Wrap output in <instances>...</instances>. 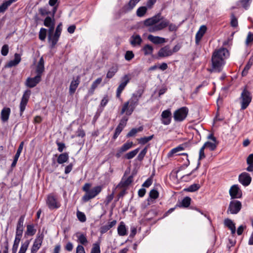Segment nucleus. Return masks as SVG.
<instances>
[{"instance_id":"28","label":"nucleus","mask_w":253,"mask_h":253,"mask_svg":"<svg viewBox=\"0 0 253 253\" xmlns=\"http://www.w3.org/2000/svg\"><path fill=\"white\" fill-rule=\"evenodd\" d=\"M69 158V153L64 152L60 154L57 157V162L59 164H63L67 162Z\"/></svg>"},{"instance_id":"5","label":"nucleus","mask_w":253,"mask_h":253,"mask_svg":"<svg viewBox=\"0 0 253 253\" xmlns=\"http://www.w3.org/2000/svg\"><path fill=\"white\" fill-rule=\"evenodd\" d=\"M188 109L186 107H182L176 110L173 113V118L176 122H182L186 118L188 113Z\"/></svg>"},{"instance_id":"55","label":"nucleus","mask_w":253,"mask_h":253,"mask_svg":"<svg viewBox=\"0 0 253 253\" xmlns=\"http://www.w3.org/2000/svg\"><path fill=\"white\" fill-rule=\"evenodd\" d=\"M77 216L78 219L82 222H85L86 220L85 214L82 211H78L77 212Z\"/></svg>"},{"instance_id":"62","label":"nucleus","mask_w":253,"mask_h":253,"mask_svg":"<svg viewBox=\"0 0 253 253\" xmlns=\"http://www.w3.org/2000/svg\"><path fill=\"white\" fill-rule=\"evenodd\" d=\"M56 144L58 147L57 150L59 152H62L66 148L65 144L63 142H60L58 141H56Z\"/></svg>"},{"instance_id":"63","label":"nucleus","mask_w":253,"mask_h":253,"mask_svg":"<svg viewBox=\"0 0 253 253\" xmlns=\"http://www.w3.org/2000/svg\"><path fill=\"white\" fill-rule=\"evenodd\" d=\"M128 121V118L126 116H124L121 120L118 126L124 128L126 125L127 122Z\"/></svg>"},{"instance_id":"30","label":"nucleus","mask_w":253,"mask_h":253,"mask_svg":"<svg viewBox=\"0 0 253 253\" xmlns=\"http://www.w3.org/2000/svg\"><path fill=\"white\" fill-rule=\"evenodd\" d=\"M118 71V66L117 65H113L108 70L106 74V78L109 79L112 78Z\"/></svg>"},{"instance_id":"35","label":"nucleus","mask_w":253,"mask_h":253,"mask_svg":"<svg viewBox=\"0 0 253 253\" xmlns=\"http://www.w3.org/2000/svg\"><path fill=\"white\" fill-rule=\"evenodd\" d=\"M133 181V176H129L126 179L122 178L120 185H121L122 187H125L129 186Z\"/></svg>"},{"instance_id":"41","label":"nucleus","mask_w":253,"mask_h":253,"mask_svg":"<svg viewBox=\"0 0 253 253\" xmlns=\"http://www.w3.org/2000/svg\"><path fill=\"white\" fill-rule=\"evenodd\" d=\"M191 201V199L189 197L187 196L184 197L180 203L179 207L188 208L190 205Z\"/></svg>"},{"instance_id":"12","label":"nucleus","mask_w":253,"mask_h":253,"mask_svg":"<svg viewBox=\"0 0 253 253\" xmlns=\"http://www.w3.org/2000/svg\"><path fill=\"white\" fill-rule=\"evenodd\" d=\"M172 55L171 49L169 45H165L161 47L158 51L157 58L160 59L162 58L168 57Z\"/></svg>"},{"instance_id":"29","label":"nucleus","mask_w":253,"mask_h":253,"mask_svg":"<svg viewBox=\"0 0 253 253\" xmlns=\"http://www.w3.org/2000/svg\"><path fill=\"white\" fill-rule=\"evenodd\" d=\"M10 109L9 108H4L1 112V119L2 122H6L9 117Z\"/></svg>"},{"instance_id":"23","label":"nucleus","mask_w":253,"mask_h":253,"mask_svg":"<svg viewBox=\"0 0 253 253\" xmlns=\"http://www.w3.org/2000/svg\"><path fill=\"white\" fill-rule=\"evenodd\" d=\"M44 59L41 57L36 67V72L37 75L42 77V75L44 70Z\"/></svg>"},{"instance_id":"20","label":"nucleus","mask_w":253,"mask_h":253,"mask_svg":"<svg viewBox=\"0 0 253 253\" xmlns=\"http://www.w3.org/2000/svg\"><path fill=\"white\" fill-rule=\"evenodd\" d=\"M21 56L18 53H15L14 60H10L5 65V68H11L17 65L21 61Z\"/></svg>"},{"instance_id":"27","label":"nucleus","mask_w":253,"mask_h":253,"mask_svg":"<svg viewBox=\"0 0 253 253\" xmlns=\"http://www.w3.org/2000/svg\"><path fill=\"white\" fill-rule=\"evenodd\" d=\"M60 36L55 34L51 35H48V40L49 42L50 43V47L54 48L57 44Z\"/></svg>"},{"instance_id":"61","label":"nucleus","mask_w":253,"mask_h":253,"mask_svg":"<svg viewBox=\"0 0 253 253\" xmlns=\"http://www.w3.org/2000/svg\"><path fill=\"white\" fill-rule=\"evenodd\" d=\"M90 253H100V245L98 243H94L91 249Z\"/></svg>"},{"instance_id":"18","label":"nucleus","mask_w":253,"mask_h":253,"mask_svg":"<svg viewBox=\"0 0 253 253\" xmlns=\"http://www.w3.org/2000/svg\"><path fill=\"white\" fill-rule=\"evenodd\" d=\"M207 30V27L205 25H202L200 27L199 30L197 32L195 36V43L197 45L199 44L200 41L203 38Z\"/></svg>"},{"instance_id":"40","label":"nucleus","mask_w":253,"mask_h":253,"mask_svg":"<svg viewBox=\"0 0 253 253\" xmlns=\"http://www.w3.org/2000/svg\"><path fill=\"white\" fill-rule=\"evenodd\" d=\"M153 47L149 44L145 45L142 48L145 55H151L153 52Z\"/></svg>"},{"instance_id":"48","label":"nucleus","mask_w":253,"mask_h":253,"mask_svg":"<svg viewBox=\"0 0 253 253\" xmlns=\"http://www.w3.org/2000/svg\"><path fill=\"white\" fill-rule=\"evenodd\" d=\"M252 0H239L238 2L240 3L242 7L247 10L249 8Z\"/></svg>"},{"instance_id":"32","label":"nucleus","mask_w":253,"mask_h":253,"mask_svg":"<svg viewBox=\"0 0 253 253\" xmlns=\"http://www.w3.org/2000/svg\"><path fill=\"white\" fill-rule=\"evenodd\" d=\"M253 56H252L250 57L248 62L247 63V64H246L245 67H244V69L242 73V76H245L247 75L249 70H250V69L251 68V67L253 65Z\"/></svg>"},{"instance_id":"54","label":"nucleus","mask_w":253,"mask_h":253,"mask_svg":"<svg viewBox=\"0 0 253 253\" xmlns=\"http://www.w3.org/2000/svg\"><path fill=\"white\" fill-rule=\"evenodd\" d=\"M231 26L233 27H237L238 25V22L237 18L235 17L234 13H232L231 15Z\"/></svg>"},{"instance_id":"50","label":"nucleus","mask_w":253,"mask_h":253,"mask_svg":"<svg viewBox=\"0 0 253 253\" xmlns=\"http://www.w3.org/2000/svg\"><path fill=\"white\" fill-rule=\"evenodd\" d=\"M152 21L154 24H157L160 21L164 20V17L162 16L160 13H158L157 15L151 18Z\"/></svg>"},{"instance_id":"8","label":"nucleus","mask_w":253,"mask_h":253,"mask_svg":"<svg viewBox=\"0 0 253 253\" xmlns=\"http://www.w3.org/2000/svg\"><path fill=\"white\" fill-rule=\"evenodd\" d=\"M205 148L206 147L204 145H203V146L201 148L199 151V159L197 167L195 169H194L190 173L182 176L181 179H182L183 181H189L190 180L189 177L199 168L201 165L200 160L206 157V155L204 153V150Z\"/></svg>"},{"instance_id":"24","label":"nucleus","mask_w":253,"mask_h":253,"mask_svg":"<svg viewBox=\"0 0 253 253\" xmlns=\"http://www.w3.org/2000/svg\"><path fill=\"white\" fill-rule=\"evenodd\" d=\"M76 236L77 238V242L82 246H86L88 244V241L86 235L84 233H77Z\"/></svg>"},{"instance_id":"31","label":"nucleus","mask_w":253,"mask_h":253,"mask_svg":"<svg viewBox=\"0 0 253 253\" xmlns=\"http://www.w3.org/2000/svg\"><path fill=\"white\" fill-rule=\"evenodd\" d=\"M136 5V4L132 0H130L128 3L125 5L122 10L123 12H127L131 10Z\"/></svg>"},{"instance_id":"45","label":"nucleus","mask_w":253,"mask_h":253,"mask_svg":"<svg viewBox=\"0 0 253 253\" xmlns=\"http://www.w3.org/2000/svg\"><path fill=\"white\" fill-rule=\"evenodd\" d=\"M147 6H140L136 10V15L138 17H142L145 15L147 10Z\"/></svg>"},{"instance_id":"2","label":"nucleus","mask_w":253,"mask_h":253,"mask_svg":"<svg viewBox=\"0 0 253 253\" xmlns=\"http://www.w3.org/2000/svg\"><path fill=\"white\" fill-rule=\"evenodd\" d=\"M91 186L90 183H86L82 187L83 191L85 193L82 198V200L84 202H87L94 198L102 191L103 189L102 186L98 185L90 189Z\"/></svg>"},{"instance_id":"25","label":"nucleus","mask_w":253,"mask_h":253,"mask_svg":"<svg viewBox=\"0 0 253 253\" xmlns=\"http://www.w3.org/2000/svg\"><path fill=\"white\" fill-rule=\"evenodd\" d=\"M102 80V79L101 78H98L92 83L90 88L88 90V95L90 96L94 94L95 89L97 87L98 85L101 83Z\"/></svg>"},{"instance_id":"9","label":"nucleus","mask_w":253,"mask_h":253,"mask_svg":"<svg viewBox=\"0 0 253 253\" xmlns=\"http://www.w3.org/2000/svg\"><path fill=\"white\" fill-rule=\"evenodd\" d=\"M130 77L129 75H125L121 79V83L118 86L116 91V97L120 98L121 94L125 88L127 84L129 82Z\"/></svg>"},{"instance_id":"6","label":"nucleus","mask_w":253,"mask_h":253,"mask_svg":"<svg viewBox=\"0 0 253 253\" xmlns=\"http://www.w3.org/2000/svg\"><path fill=\"white\" fill-rule=\"evenodd\" d=\"M31 94V91L29 89H27L24 92L19 106L20 116H22L23 112L25 110L26 106L27 105Z\"/></svg>"},{"instance_id":"52","label":"nucleus","mask_w":253,"mask_h":253,"mask_svg":"<svg viewBox=\"0 0 253 253\" xmlns=\"http://www.w3.org/2000/svg\"><path fill=\"white\" fill-rule=\"evenodd\" d=\"M224 224L225 226L228 227L229 229L233 228L235 227V223L233 221L229 218H226L224 219Z\"/></svg>"},{"instance_id":"37","label":"nucleus","mask_w":253,"mask_h":253,"mask_svg":"<svg viewBox=\"0 0 253 253\" xmlns=\"http://www.w3.org/2000/svg\"><path fill=\"white\" fill-rule=\"evenodd\" d=\"M118 233L122 236L126 235L127 234L126 226L123 222H121L118 227Z\"/></svg>"},{"instance_id":"51","label":"nucleus","mask_w":253,"mask_h":253,"mask_svg":"<svg viewBox=\"0 0 253 253\" xmlns=\"http://www.w3.org/2000/svg\"><path fill=\"white\" fill-rule=\"evenodd\" d=\"M30 242L28 240L22 243L18 253H25L29 245Z\"/></svg>"},{"instance_id":"13","label":"nucleus","mask_w":253,"mask_h":253,"mask_svg":"<svg viewBox=\"0 0 253 253\" xmlns=\"http://www.w3.org/2000/svg\"><path fill=\"white\" fill-rule=\"evenodd\" d=\"M229 194L231 199L241 198L242 196V190L240 189L238 185L235 184L232 186L229 190Z\"/></svg>"},{"instance_id":"4","label":"nucleus","mask_w":253,"mask_h":253,"mask_svg":"<svg viewBox=\"0 0 253 253\" xmlns=\"http://www.w3.org/2000/svg\"><path fill=\"white\" fill-rule=\"evenodd\" d=\"M252 93L248 89L247 86H244L239 98L241 110H244L249 106L252 100Z\"/></svg>"},{"instance_id":"21","label":"nucleus","mask_w":253,"mask_h":253,"mask_svg":"<svg viewBox=\"0 0 253 253\" xmlns=\"http://www.w3.org/2000/svg\"><path fill=\"white\" fill-rule=\"evenodd\" d=\"M57 9V6L53 7L52 11H50L45 7H41L39 9V13L42 16L50 14L53 17L56 12Z\"/></svg>"},{"instance_id":"3","label":"nucleus","mask_w":253,"mask_h":253,"mask_svg":"<svg viewBox=\"0 0 253 253\" xmlns=\"http://www.w3.org/2000/svg\"><path fill=\"white\" fill-rule=\"evenodd\" d=\"M139 99L132 95L128 101L125 102L121 111V114L123 115L126 112L127 115H130L134 111L135 107L138 105Z\"/></svg>"},{"instance_id":"36","label":"nucleus","mask_w":253,"mask_h":253,"mask_svg":"<svg viewBox=\"0 0 253 253\" xmlns=\"http://www.w3.org/2000/svg\"><path fill=\"white\" fill-rule=\"evenodd\" d=\"M143 130V126H140L138 128H132L126 134V137H130L135 136V135L138 132L142 131Z\"/></svg>"},{"instance_id":"19","label":"nucleus","mask_w":253,"mask_h":253,"mask_svg":"<svg viewBox=\"0 0 253 253\" xmlns=\"http://www.w3.org/2000/svg\"><path fill=\"white\" fill-rule=\"evenodd\" d=\"M148 39L156 44H162L166 42V39L159 36H154L152 35H149L148 36Z\"/></svg>"},{"instance_id":"16","label":"nucleus","mask_w":253,"mask_h":253,"mask_svg":"<svg viewBox=\"0 0 253 253\" xmlns=\"http://www.w3.org/2000/svg\"><path fill=\"white\" fill-rule=\"evenodd\" d=\"M251 180L252 177L247 172H242L239 176V182L245 186H248L251 183Z\"/></svg>"},{"instance_id":"39","label":"nucleus","mask_w":253,"mask_h":253,"mask_svg":"<svg viewBox=\"0 0 253 253\" xmlns=\"http://www.w3.org/2000/svg\"><path fill=\"white\" fill-rule=\"evenodd\" d=\"M200 187L201 186L199 184L194 183L185 188L184 190L186 192H194L198 191Z\"/></svg>"},{"instance_id":"15","label":"nucleus","mask_w":253,"mask_h":253,"mask_svg":"<svg viewBox=\"0 0 253 253\" xmlns=\"http://www.w3.org/2000/svg\"><path fill=\"white\" fill-rule=\"evenodd\" d=\"M171 113L169 109L164 110L161 114V122L165 125H168L171 123Z\"/></svg>"},{"instance_id":"11","label":"nucleus","mask_w":253,"mask_h":253,"mask_svg":"<svg viewBox=\"0 0 253 253\" xmlns=\"http://www.w3.org/2000/svg\"><path fill=\"white\" fill-rule=\"evenodd\" d=\"M169 25V20L164 19L160 23L157 24H154L152 26L148 28V31L151 33H154L157 31L162 30L167 27Z\"/></svg>"},{"instance_id":"43","label":"nucleus","mask_w":253,"mask_h":253,"mask_svg":"<svg viewBox=\"0 0 253 253\" xmlns=\"http://www.w3.org/2000/svg\"><path fill=\"white\" fill-rule=\"evenodd\" d=\"M218 142L207 141L203 145L206 148H209L211 151H214L216 148Z\"/></svg>"},{"instance_id":"59","label":"nucleus","mask_w":253,"mask_h":253,"mask_svg":"<svg viewBox=\"0 0 253 253\" xmlns=\"http://www.w3.org/2000/svg\"><path fill=\"white\" fill-rule=\"evenodd\" d=\"M134 57V54L132 51L128 50L126 52L125 58L127 61H130Z\"/></svg>"},{"instance_id":"10","label":"nucleus","mask_w":253,"mask_h":253,"mask_svg":"<svg viewBox=\"0 0 253 253\" xmlns=\"http://www.w3.org/2000/svg\"><path fill=\"white\" fill-rule=\"evenodd\" d=\"M46 204L50 210L57 209L61 206L60 203L57 201V198L52 194L48 195Z\"/></svg>"},{"instance_id":"58","label":"nucleus","mask_w":253,"mask_h":253,"mask_svg":"<svg viewBox=\"0 0 253 253\" xmlns=\"http://www.w3.org/2000/svg\"><path fill=\"white\" fill-rule=\"evenodd\" d=\"M10 5L7 1H6L2 3L0 5V13H3L7 9V8Z\"/></svg>"},{"instance_id":"7","label":"nucleus","mask_w":253,"mask_h":253,"mask_svg":"<svg viewBox=\"0 0 253 253\" xmlns=\"http://www.w3.org/2000/svg\"><path fill=\"white\" fill-rule=\"evenodd\" d=\"M242 208V203L238 200H232L230 201L227 209V213L232 214H237Z\"/></svg>"},{"instance_id":"49","label":"nucleus","mask_w":253,"mask_h":253,"mask_svg":"<svg viewBox=\"0 0 253 253\" xmlns=\"http://www.w3.org/2000/svg\"><path fill=\"white\" fill-rule=\"evenodd\" d=\"M41 243L34 241L33 245L31 249V253H36L42 246Z\"/></svg>"},{"instance_id":"53","label":"nucleus","mask_w":253,"mask_h":253,"mask_svg":"<svg viewBox=\"0 0 253 253\" xmlns=\"http://www.w3.org/2000/svg\"><path fill=\"white\" fill-rule=\"evenodd\" d=\"M46 32L47 30L45 28H42L40 29L39 35V38L40 40L42 41L45 40L46 36Z\"/></svg>"},{"instance_id":"26","label":"nucleus","mask_w":253,"mask_h":253,"mask_svg":"<svg viewBox=\"0 0 253 253\" xmlns=\"http://www.w3.org/2000/svg\"><path fill=\"white\" fill-rule=\"evenodd\" d=\"M117 221L115 220L108 222V224L102 226L100 228V232L101 234L106 233L111 228L114 227L116 224Z\"/></svg>"},{"instance_id":"33","label":"nucleus","mask_w":253,"mask_h":253,"mask_svg":"<svg viewBox=\"0 0 253 253\" xmlns=\"http://www.w3.org/2000/svg\"><path fill=\"white\" fill-rule=\"evenodd\" d=\"M247 163L248 167L246 169L247 170L250 172L253 171V154L249 155L247 159Z\"/></svg>"},{"instance_id":"57","label":"nucleus","mask_w":253,"mask_h":253,"mask_svg":"<svg viewBox=\"0 0 253 253\" xmlns=\"http://www.w3.org/2000/svg\"><path fill=\"white\" fill-rule=\"evenodd\" d=\"M147 152V147H145L142 151L139 153L138 155L137 156V160L139 161H141L144 156H145L146 153Z\"/></svg>"},{"instance_id":"64","label":"nucleus","mask_w":253,"mask_h":253,"mask_svg":"<svg viewBox=\"0 0 253 253\" xmlns=\"http://www.w3.org/2000/svg\"><path fill=\"white\" fill-rule=\"evenodd\" d=\"M9 51V47L7 44H4L2 46L1 50V54L3 56H6Z\"/></svg>"},{"instance_id":"46","label":"nucleus","mask_w":253,"mask_h":253,"mask_svg":"<svg viewBox=\"0 0 253 253\" xmlns=\"http://www.w3.org/2000/svg\"><path fill=\"white\" fill-rule=\"evenodd\" d=\"M184 150V147L183 146H182V145H179L177 147H175V148H173L172 149H171L168 153V156L169 157H171L172 156H173V155L175 154H176V153L180 151H182V150Z\"/></svg>"},{"instance_id":"14","label":"nucleus","mask_w":253,"mask_h":253,"mask_svg":"<svg viewBox=\"0 0 253 253\" xmlns=\"http://www.w3.org/2000/svg\"><path fill=\"white\" fill-rule=\"evenodd\" d=\"M41 77L37 75L33 78L28 77L25 82V85L29 88L35 87L41 82Z\"/></svg>"},{"instance_id":"60","label":"nucleus","mask_w":253,"mask_h":253,"mask_svg":"<svg viewBox=\"0 0 253 253\" xmlns=\"http://www.w3.org/2000/svg\"><path fill=\"white\" fill-rule=\"evenodd\" d=\"M124 128L118 126L115 129V133L113 136V139L115 140L120 135Z\"/></svg>"},{"instance_id":"34","label":"nucleus","mask_w":253,"mask_h":253,"mask_svg":"<svg viewBox=\"0 0 253 253\" xmlns=\"http://www.w3.org/2000/svg\"><path fill=\"white\" fill-rule=\"evenodd\" d=\"M36 231L37 230L34 228L33 224L28 225L27 226V230L25 232V236H32L35 234Z\"/></svg>"},{"instance_id":"1","label":"nucleus","mask_w":253,"mask_h":253,"mask_svg":"<svg viewBox=\"0 0 253 253\" xmlns=\"http://www.w3.org/2000/svg\"><path fill=\"white\" fill-rule=\"evenodd\" d=\"M228 50L221 48L215 51L211 57V68L209 70L211 73H220L225 64V59L229 56Z\"/></svg>"},{"instance_id":"17","label":"nucleus","mask_w":253,"mask_h":253,"mask_svg":"<svg viewBox=\"0 0 253 253\" xmlns=\"http://www.w3.org/2000/svg\"><path fill=\"white\" fill-rule=\"evenodd\" d=\"M80 83V76H78L76 79H73L71 82L69 86V93L70 95L73 94Z\"/></svg>"},{"instance_id":"47","label":"nucleus","mask_w":253,"mask_h":253,"mask_svg":"<svg viewBox=\"0 0 253 253\" xmlns=\"http://www.w3.org/2000/svg\"><path fill=\"white\" fill-rule=\"evenodd\" d=\"M133 142L132 141H127L125 143H124L120 149L123 152H126L129 149L132 147L133 146Z\"/></svg>"},{"instance_id":"44","label":"nucleus","mask_w":253,"mask_h":253,"mask_svg":"<svg viewBox=\"0 0 253 253\" xmlns=\"http://www.w3.org/2000/svg\"><path fill=\"white\" fill-rule=\"evenodd\" d=\"M43 24L45 27L55 26V20L53 17L52 18L50 16H47L44 20Z\"/></svg>"},{"instance_id":"42","label":"nucleus","mask_w":253,"mask_h":253,"mask_svg":"<svg viewBox=\"0 0 253 253\" xmlns=\"http://www.w3.org/2000/svg\"><path fill=\"white\" fill-rule=\"evenodd\" d=\"M154 134H152L149 136L141 137L137 139L138 142L141 145H144L151 140L154 138Z\"/></svg>"},{"instance_id":"22","label":"nucleus","mask_w":253,"mask_h":253,"mask_svg":"<svg viewBox=\"0 0 253 253\" xmlns=\"http://www.w3.org/2000/svg\"><path fill=\"white\" fill-rule=\"evenodd\" d=\"M131 45L133 46L140 45L142 42V40L139 35H133L129 39Z\"/></svg>"},{"instance_id":"38","label":"nucleus","mask_w":253,"mask_h":253,"mask_svg":"<svg viewBox=\"0 0 253 253\" xmlns=\"http://www.w3.org/2000/svg\"><path fill=\"white\" fill-rule=\"evenodd\" d=\"M139 148H137L132 151L126 153L124 156V158L127 160H130L133 158L138 153Z\"/></svg>"},{"instance_id":"56","label":"nucleus","mask_w":253,"mask_h":253,"mask_svg":"<svg viewBox=\"0 0 253 253\" xmlns=\"http://www.w3.org/2000/svg\"><path fill=\"white\" fill-rule=\"evenodd\" d=\"M159 193L156 189H152L149 192V198L150 199H156L158 198Z\"/></svg>"}]
</instances>
